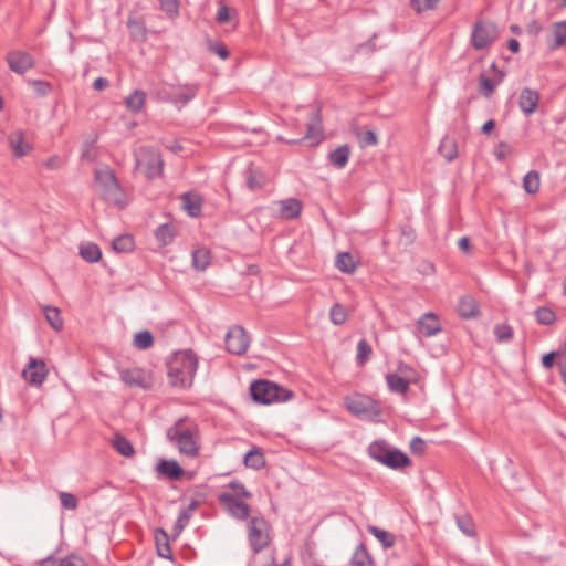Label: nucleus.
Instances as JSON below:
<instances>
[{"label":"nucleus","instance_id":"1","mask_svg":"<svg viewBox=\"0 0 566 566\" xmlns=\"http://www.w3.org/2000/svg\"><path fill=\"white\" fill-rule=\"evenodd\" d=\"M167 440L174 444L180 454L195 458L199 454V429L198 426L187 416L175 421L166 430Z\"/></svg>","mask_w":566,"mask_h":566},{"label":"nucleus","instance_id":"2","mask_svg":"<svg viewBox=\"0 0 566 566\" xmlns=\"http://www.w3.org/2000/svg\"><path fill=\"white\" fill-rule=\"evenodd\" d=\"M227 488L231 491H224L218 495L219 504L231 517L239 521L247 520L251 507L244 501L251 499L252 493L239 480H232Z\"/></svg>","mask_w":566,"mask_h":566},{"label":"nucleus","instance_id":"3","mask_svg":"<svg viewBox=\"0 0 566 566\" xmlns=\"http://www.w3.org/2000/svg\"><path fill=\"white\" fill-rule=\"evenodd\" d=\"M198 359L192 350L176 353L168 363V377L172 386L190 387L197 373Z\"/></svg>","mask_w":566,"mask_h":566},{"label":"nucleus","instance_id":"4","mask_svg":"<svg viewBox=\"0 0 566 566\" xmlns=\"http://www.w3.org/2000/svg\"><path fill=\"white\" fill-rule=\"evenodd\" d=\"M367 452L373 460L392 470H400L410 467L412 463L405 452L392 448L385 440L371 442L368 446Z\"/></svg>","mask_w":566,"mask_h":566},{"label":"nucleus","instance_id":"5","mask_svg":"<svg viewBox=\"0 0 566 566\" xmlns=\"http://www.w3.org/2000/svg\"><path fill=\"white\" fill-rule=\"evenodd\" d=\"M250 395L254 402L262 405L283 402L293 397L291 390L284 389L277 384L266 379L252 381L250 385Z\"/></svg>","mask_w":566,"mask_h":566},{"label":"nucleus","instance_id":"6","mask_svg":"<svg viewBox=\"0 0 566 566\" xmlns=\"http://www.w3.org/2000/svg\"><path fill=\"white\" fill-rule=\"evenodd\" d=\"M95 181L101 187L102 198L112 206L124 208L126 205L125 193L115 177L108 168L95 170Z\"/></svg>","mask_w":566,"mask_h":566},{"label":"nucleus","instance_id":"7","mask_svg":"<svg viewBox=\"0 0 566 566\" xmlns=\"http://www.w3.org/2000/svg\"><path fill=\"white\" fill-rule=\"evenodd\" d=\"M499 38V30L495 22L490 20H478L472 28L471 45L474 50L489 49Z\"/></svg>","mask_w":566,"mask_h":566},{"label":"nucleus","instance_id":"8","mask_svg":"<svg viewBox=\"0 0 566 566\" xmlns=\"http://www.w3.org/2000/svg\"><path fill=\"white\" fill-rule=\"evenodd\" d=\"M348 411L357 417L377 421L382 410L379 405L367 396H354L345 399Z\"/></svg>","mask_w":566,"mask_h":566},{"label":"nucleus","instance_id":"9","mask_svg":"<svg viewBox=\"0 0 566 566\" xmlns=\"http://www.w3.org/2000/svg\"><path fill=\"white\" fill-rule=\"evenodd\" d=\"M136 167L148 179L159 177L163 172L164 160L161 155L151 148H142L136 156Z\"/></svg>","mask_w":566,"mask_h":566},{"label":"nucleus","instance_id":"10","mask_svg":"<svg viewBox=\"0 0 566 566\" xmlns=\"http://www.w3.org/2000/svg\"><path fill=\"white\" fill-rule=\"evenodd\" d=\"M269 525L264 517L253 516L248 524V539L254 554L263 551L270 543Z\"/></svg>","mask_w":566,"mask_h":566},{"label":"nucleus","instance_id":"11","mask_svg":"<svg viewBox=\"0 0 566 566\" xmlns=\"http://www.w3.org/2000/svg\"><path fill=\"white\" fill-rule=\"evenodd\" d=\"M224 343L229 353L241 356L248 350L250 338L242 326L235 325L226 334Z\"/></svg>","mask_w":566,"mask_h":566},{"label":"nucleus","instance_id":"12","mask_svg":"<svg viewBox=\"0 0 566 566\" xmlns=\"http://www.w3.org/2000/svg\"><path fill=\"white\" fill-rule=\"evenodd\" d=\"M323 138V127H322V117L321 111L314 109L311 112L308 122L306 124V133L300 139H291L286 140L287 144H298L304 139L313 140L315 144H318Z\"/></svg>","mask_w":566,"mask_h":566},{"label":"nucleus","instance_id":"13","mask_svg":"<svg viewBox=\"0 0 566 566\" xmlns=\"http://www.w3.org/2000/svg\"><path fill=\"white\" fill-rule=\"evenodd\" d=\"M7 62L10 70L17 74H24L35 65L32 55L20 50L10 51L7 55Z\"/></svg>","mask_w":566,"mask_h":566},{"label":"nucleus","instance_id":"14","mask_svg":"<svg viewBox=\"0 0 566 566\" xmlns=\"http://www.w3.org/2000/svg\"><path fill=\"white\" fill-rule=\"evenodd\" d=\"M22 375L31 385L39 386L45 380L48 376V368L42 359L30 358Z\"/></svg>","mask_w":566,"mask_h":566},{"label":"nucleus","instance_id":"15","mask_svg":"<svg viewBox=\"0 0 566 566\" xmlns=\"http://www.w3.org/2000/svg\"><path fill=\"white\" fill-rule=\"evenodd\" d=\"M417 329L424 337H432L442 331L439 317L432 312L424 313L417 322Z\"/></svg>","mask_w":566,"mask_h":566},{"label":"nucleus","instance_id":"16","mask_svg":"<svg viewBox=\"0 0 566 566\" xmlns=\"http://www.w3.org/2000/svg\"><path fill=\"white\" fill-rule=\"evenodd\" d=\"M156 472L159 476L179 481L185 475V470L180 467L176 460L160 459L156 465Z\"/></svg>","mask_w":566,"mask_h":566},{"label":"nucleus","instance_id":"17","mask_svg":"<svg viewBox=\"0 0 566 566\" xmlns=\"http://www.w3.org/2000/svg\"><path fill=\"white\" fill-rule=\"evenodd\" d=\"M539 103V94L537 91L532 90L530 87H524L518 97V106L521 111L526 115L530 116L538 107Z\"/></svg>","mask_w":566,"mask_h":566},{"label":"nucleus","instance_id":"18","mask_svg":"<svg viewBox=\"0 0 566 566\" xmlns=\"http://www.w3.org/2000/svg\"><path fill=\"white\" fill-rule=\"evenodd\" d=\"M182 208L191 218H197L202 212V197L197 192H185L180 196Z\"/></svg>","mask_w":566,"mask_h":566},{"label":"nucleus","instance_id":"19","mask_svg":"<svg viewBox=\"0 0 566 566\" xmlns=\"http://www.w3.org/2000/svg\"><path fill=\"white\" fill-rule=\"evenodd\" d=\"M8 144L15 158L24 157L32 150L31 144L24 140V135L21 130L11 133L8 136Z\"/></svg>","mask_w":566,"mask_h":566},{"label":"nucleus","instance_id":"20","mask_svg":"<svg viewBox=\"0 0 566 566\" xmlns=\"http://www.w3.org/2000/svg\"><path fill=\"white\" fill-rule=\"evenodd\" d=\"M458 314L464 319L476 318L480 314V306L471 295H463L458 302Z\"/></svg>","mask_w":566,"mask_h":566},{"label":"nucleus","instance_id":"21","mask_svg":"<svg viewBox=\"0 0 566 566\" xmlns=\"http://www.w3.org/2000/svg\"><path fill=\"white\" fill-rule=\"evenodd\" d=\"M198 91L199 84L181 85L179 90L170 96V101L179 107L185 106L197 96Z\"/></svg>","mask_w":566,"mask_h":566},{"label":"nucleus","instance_id":"22","mask_svg":"<svg viewBox=\"0 0 566 566\" xmlns=\"http://www.w3.org/2000/svg\"><path fill=\"white\" fill-rule=\"evenodd\" d=\"M199 503L198 501L196 500H191V502L189 503V505L187 507H184L179 515H178V518L172 527V533H174V536L177 537L181 534V532L184 531V528L187 526V524L189 523L191 516H192V513L196 511V509L198 507Z\"/></svg>","mask_w":566,"mask_h":566},{"label":"nucleus","instance_id":"23","mask_svg":"<svg viewBox=\"0 0 566 566\" xmlns=\"http://www.w3.org/2000/svg\"><path fill=\"white\" fill-rule=\"evenodd\" d=\"M127 28L134 41L144 42L147 39V30L142 18L128 17Z\"/></svg>","mask_w":566,"mask_h":566},{"label":"nucleus","instance_id":"24","mask_svg":"<svg viewBox=\"0 0 566 566\" xmlns=\"http://www.w3.org/2000/svg\"><path fill=\"white\" fill-rule=\"evenodd\" d=\"M349 564L350 566H376V563L373 558V556L370 555V553L368 552L366 545L364 543H360L350 560H349Z\"/></svg>","mask_w":566,"mask_h":566},{"label":"nucleus","instance_id":"25","mask_svg":"<svg viewBox=\"0 0 566 566\" xmlns=\"http://www.w3.org/2000/svg\"><path fill=\"white\" fill-rule=\"evenodd\" d=\"M158 555L163 558L172 560V553L169 545V536L163 528H157L155 533Z\"/></svg>","mask_w":566,"mask_h":566},{"label":"nucleus","instance_id":"26","mask_svg":"<svg viewBox=\"0 0 566 566\" xmlns=\"http://www.w3.org/2000/svg\"><path fill=\"white\" fill-rule=\"evenodd\" d=\"M244 176L247 187L252 191L261 189L265 184V176L263 172L252 166L245 169Z\"/></svg>","mask_w":566,"mask_h":566},{"label":"nucleus","instance_id":"27","mask_svg":"<svg viewBox=\"0 0 566 566\" xmlns=\"http://www.w3.org/2000/svg\"><path fill=\"white\" fill-rule=\"evenodd\" d=\"M302 210L301 201L289 198L280 201V213L285 219H294L300 216Z\"/></svg>","mask_w":566,"mask_h":566},{"label":"nucleus","instance_id":"28","mask_svg":"<svg viewBox=\"0 0 566 566\" xmlns=\"http://www.w3.org/2000/svg\"><path fill=\"white\" fill-rule=\"evenodd\" d=\"M350 148L348 145H342L329 153V163L338 169L344 168L349 159Z\"/></svg>","mask_w":566,"mask_h":566},{"label":"nucleus","instance_id":"29","mask_svg":"<svg viewBox=\"0 0 566 566\" xmlns=\"http://www.w3.org/2000/svg\"><path fill=\"white\" fill-rule=\"evenodd\" d=\"M386 382L391 392L395 394H406L409 389L410 382L408 381V378H403L399 376L397 373L394 374H387L386 375Z\"/></svg>","mask_w":566,"mask_h":566},{"label":"nucleus","instance_id":"30","mask_svg":"<svg viewBox=\"0 0 566 566\" xmlns=\"http://www.w3.org/2000/svg\"><path fill=\"white\" fill-rule=\"evenodd\" d=\"M176 234L177 232L175 226L169 222L159 226L155 230V238L160 243V245L170 244L174 241Z\"/></svg>","mask_w":566,"mask_h":566},{"label":"nucleus","instance_id":"31","mask_svg":"<svg viewBox=\"0 0 566 566\" xmlns=\"http://www.w3.org/2000/svg\"><path fill=\"white\" fill-rule=\"evenodd\" d=\"M146 102V94L142 90H135L125 98V106L132 113H139Z\"/></svg>","mask_w":566,"mask_h":566},{"label":"nucleus","instance_id":"32","mask_svg":"<svg viewBox=\"0 0 566 566\" xmlns=\"http://www.w3.org/2000/svg\"><path fill=\"white\" fill-rule=\"evenodd\" d=\"M112 446L119 454L124 457L129 458L135 454V449L132 442L120 433L114 434Z\"/></svg>","mask_w":566,"mask_h":566},{"label":"nucleus","instance_id":"33","mask_svg":"<svg viewBox=\"0 0 566 566\" xmlns=\"http://www.w3.org/2000/svg\"><path fill=\"white\" fill-rule=\"evenodd\" d=\"M439 153L447 161H452L458 156V145L453 138L446 136L439 145Z\"/></svg>","mask_w":566,"mask_h":566},{"label":"nucleus","instance_id":"34","mask_svg":"<svg viewBox=\"0 0 566 566\" xmlns=\"http://www.w3.org/2000/svg\"><path fill=\"white\" fill-rule=\"evenodd\" d=\"M80 255L86 262L95 263L101 260L102 251L97 244L88 242V243L81 244Z\"/></svg>","mask_w":566,"mask_h":566},{"label":"nucleus","instance_id":"35","mask_svg":"<svg viewBox=\"0 0 566 566\" xmlns=\"http://www.w3.org/2000/svg\"><path fill=\"white\" fill-rule=\"evenodd\" d=\"M504 73L500 75V78L497 81H493L492 78L485 76L484 74H481L479 77V93L483 95L486 98H490L497 84L503 80Z\"/></svg>","mask_w":566,"mask_h":566},{"label":"nucleus","instance_id":"36","mask_svg":"<svg viewBox=\"0 0 566 566\" xmlns=\"http://www.w3.org/2000/svg\"><path fill=\"white\" fill-rule=\"evenodd\" d=\"M335 266L343 273H353L357 264L353 255L348 252L338 253L335 260Z\"/></svg>","mask_w":566,"mask_h":566},{"label":"nucleus","instance_id":"37","mask_svg":"<svg viewBox=\"0 0 566 566\" xmlns=\"http://www.w3.org/2000/svg\"><path fill=\"white\" fill-rule=\"evenodd\" d=\"M457 526L459 530L469 537H475V525L472 517L468 514H455L454 515Z\"/></svg>","mask_w":566,"mask_h":566},{"label":"nucleus","instance_id":"38","mask_svg":"<svg viewBox=\"0 0 566 566\" xmlns=\"http://www.w3.org/2000/svg\"><path fill=\"white\" fill-rule=\"evenodd\" d=\"M244 464L248 468H252L254 470H259L264 467L265 460L263 453L258 449L253 448L248 451L244 455Z\"/></svg>","mask_w":566,"mask_h":566},{"label":"nucleus","instance_id":"39","mask_svg":"<svg viewBox=\"0 0 566 566\" xmlns=\"http://www.w3.org/2000/svg\"><path fill=\"white\" fill-rule=\"evenodd\" d=\"M45 318L50 326L55 331H61L63 328V318L61 316V312L57 307L54 306H45L43 308Z\"/></svg>","mask_w":566,"mask_h":566},{"label":"nucleus","instance_id":"40","mask_svg":"<svg viewBox=\"0 0 566 566\" xmlns=\"http://www.w3.org/2000/svg\"><path fill=\"white\" fill-rule=\"evenodd\" d=\"M120 379L129 387H142L143 375L139 369H125L120 371Z\"/></svg>","mask_w":566,"mask_h":566},{"label":"nucleus","instance_id":"41","mask_svg":"<svg viewBox=\"0 0 566 566\" xmlns=\"http://www.w3.org/2000/svg\"><path fill=\"white\" fill-rule=\"evenodd\" d=\"M367 531L373 534L381 544L385 548H389V547H392L394 544H395V535L385 531V530H381L377 526H374V525H369L367 527Z\"/></svg>","mask_w":566,"mask_h":566},{"label":"nucleus","instance_id":"42","mask_svg":"<svg viewBox=\"0 0 566 566\" xmlns=\"http://www.w3.org/2000/svg\"><path fill=\"white\" fill-rule=\"evenodd\" d=\"M210 264V252L206 249L192 251V265L198 271H203Z\"/></svg>","mask_w":566,"mask_h":566},{"label":"nucleus","instance_id":"43","mask_svg":"<svg viewBox=\"0 0 566 566\" xmlns=\"http://www.w3.org/2000/svg\"><path fill=\"white\" fill-rule=\"evenodd\" d=\"M553 49H557L566 44V21H558L553 24Z\"/></svg>","mask_w":566,"mask_h":566},{"label":"nucleus","instance_id":"44","mask_svg":"<svg viewBox=\"0 0 566 566\" xmlns=\"http://www.w3.org/2000/svg\"><path fill=\"white\" fill-rule=\"evenodd\" d=\"M539 174L535 170L528 171L523 178V188L527 193H536L539 189Z\"/></svg>","mask_w":566,"mask_h":566},{"label":"nucleus","instance_id":"45","mask_svg":"<svg viewBox=\"0 0 566 566\" xmlns=\"http://www.w3.org/2000/svg\"><path fill=\"white\" fill-rule=\"evenodd\" d=\"M373 353L370 344L366 339H360L357 344L356 361L359 366L365 365Z\"/></svg>","mask_w":566,"mask_h":566},{"label":"nucleus","instance_id":"46","mask_svg":"<svg viewBox=\"0 0 566 566\" xmlns=\"http://www.w3.org/2000/svg\"><path fill=\"white\" fill-rule=\"evenodd\" d=\"M113 249L116 252H129L134 249V240L132 235H118L113 240Z\"/></svg>","mask_w":566,"mask_h":566},{"label":"nucleus","instance_id":"47","mask_svg":"<svg viewBox=\"0 0 566 566\" xmlns=\"http://www.w3.org/2000/svg\"><path fill=\"white\" fill-rule=\"evenodd\" d=\"M536 322L541 325H552L556 319V314L549 307L541 306L535 310Z\"/></svg>","mask_w":566,"mask_h":566},{"label":"nucleus","instance_id":"48","mask_svg":"<svg viewBox=\"0 0 566 566\" xmlns=\"http://www.w3.org/2000/svg\"><path fill=\"white\" fill-rule=\"evenodd\" d=\"M154 344V337L150 332L148 331H142L135 334L134 337V345L138 349H148Z\"/></svg>","mask_w":566,"mask_h":566},{"label":"nucleus","instance_id":"49","mask_svg":"<svg viewBox=\"0 0 566 566\" xmlns=\"http://www.w3.org/2000/svg\"><path fill=\"white\" fill-rule=\"evenodd\" d=\"M329 318L334 325H342L347 319V312L345 307L339 304L335 303L329 311Z\"/></svg>","mask_w":566,"mask_h":566},{"label":"nucleus","instance_id":"50","mask_svg":"<svg viewBox=\"0 0 566 566\" xmlns=\"http://www.w3.org/2000/svg\"><path fill=\"white\" fill-rule=\"evenodd\" d=\"M494 335L499 343H507L513 338V328L507 324H497L494 327Z\"/></svg>","mask_w":566,"mask_h":566},{"label":"nucleus","instance_id":"51","mask_svg":"<svg viewBox=\"0 0 566 566\" xmlns=\"http://www.w3.org/2000/svg\"><path fill=\"white\" fill-rule=\"evenodd\" d=\"M397 374L403 378H408L410 384H416L418 380V373L408 364L399 361L397 366Z\"/></svg>","mask_w":566,"mask_h":566},{"label":"nucleus","instance_id":"52","mask_svg":"<svg viewBox=\"0 0 566 566\" xmlns=\"http://www.w3.org/2000/svg\"><path fill=\"white\" fill-rule=\"evenodd\" d=\"M359 146L361 148H366L369 146H376L378 144V137L374 130H367L365 133H357L356 134Z\"/></svg>","mask_w":566,"mask_h":566},{"label":"nucleus","instance_id":"53","mask_svg":"<svg viewBox=\"0 0 566 566\" xmlns=\"http://www.w3.org/2000/svg\"><path fill=\"white\" fill-rule=\"evenodd\" d=\"M440 0H411V8L421 13L423 11L433 10L439 4Z\"/></svg>","mask_w":566,"mask_h":566},{"label":"nucleus","instance_id":"54","mask_svg":"<svg viewBox=\"0 0 566 566\" xmlns=\"http://www.w3.org/2000/svg\"><path fill=\"white\" fill-rule=\"evenodd\" d=\"M513 153L512 146L506 142H500L494 148V155L497 160H505Z\"/></svg>","mask_w":566,"mask_h":566},{"label":"nucleus","instance_id":"55","mask_svg":"<svg viewBox=\"0 0 566 566\" xmlns=\"http://www.w3.org/2000/svg\"><path fill=\"white\" fill-rule=\"evenodd\" d=\"M57 566H88V564L82 556L70 554L66 557L61 558Z\"/></svg>","mask_w":566,"mask_h":566},{"label":"nucleus","instance_id":"56","mask_svg":"<svg viewBox=\"0 0 566 566\" xmlns=\"http://www.w3.org/2000/svg\"><path fill=\"white\" fill-rule=\"evenodd\" d=\"M208 50L209 52L219 55L222 60H226L229 57V50L227 46L221 42H208Z\"/></svg>","mask_w":566,"mask_h":566},{"label":"nucleus","instance_id":"57","mask_svg":"<svg viewBox=\"0 0 566 566\" xmlns=\"http://www.w3.org/2000/svg\"><path fill=\"white\" fill-rule=\"evenodd\" d=\"M160 9L168 15L174 17L178 14L179 2L178 0H159Z\"/></svg>","mask_w":566,"mask_h":566},{"label":"nucleus","instance_id":"58","mask_svg":"<svg viewBox=\"0 0 566 566\" xmlns=\"http://www.w3.org/2000/svg\"><path fill=\"white\" fill-rule=\"evenodd\" d=\"M61 505L66 510H75L77 507V499L72 493L61 492L60 493Z\"/></svg>","mask_w":566,"mask_h":566},{"label":"nucleus","instance_id":"59","mask_svg":"<svg viewBox=\"0 0 566 566\" xmlns=\"http://www.w3.org/2000/svg\"><path fill=\"white\" fill-rule=\"evenodd\" d=\"M33 86L34 93L38 96H45L51 91L52 86L49 82L42 80H33L30 82Z\"/></svg>","mask_w":566,"mask_h":566},{"label":"nucleus","instance_id":"60","mask_svg":"<svg viewBox=\"0 0 566 566\" xmlns=\"http://www.w3.org/2000/svg\"><path fill=\"white\" fill-rule=\"evenodd\" d=\"M409 448L413 454L421 455L426 450V441L420 437H413L409 443Z\"/></svg>","mask_w":566,"mask_h":566},{"label":"nucleus","instance_id":"61","mask_svg":"<svg viewBox=\"0 0 566 566\" xmlns=\"http://www.w3.org/2000/svg\"><path fill=\"white\" fill-rule=\"evenodd\" d=\"M44 166L50 170H59L64 166L62 157L54 155L44 161Z\"/></svg>","mask_w":566,"mask_h":566},{"label":"nucleus","instance_id":"62","mask_svg":"<svg viewBox=\"0 0 566 566\" xmlns=\"http://www.w3.org/2000/svg\"><path fill=\"white\" fill-rule=\"evenodd\" d=\"M216 20H217L219 23H227V22H229V20H230V13H229V8H228L227 6H221V7L218 9Z\"/></svg>","mask_w":566,"mask_h":566},{"label":"nucleus","instance_id":"63","mask_svg":"<svg viewBox=\"0 0 566 566\" xmlns=\"http://www.w3.org/2000/svg\"><path fill=\"white\" fill-rule=\"evenodd\" d=\"M556 353L551 352L542 357V364L545 368H552L555 363Z\"/></svg>","mask_w":566,"mask_h":566},{"label":"nucleus","instance_id":"64","mask_svg":"<svg viewBox=\"0 0 566 566\" xmlns=\"http://www.w3.org/2000/svg\"><path fill=\"white\" fill-rule=\"evenodd\" d=\"M60 558L50 555L42 560H40V566H57L60 564Z\"/></svg>","mask_w":566,"mask_h":566}]
</instances>
